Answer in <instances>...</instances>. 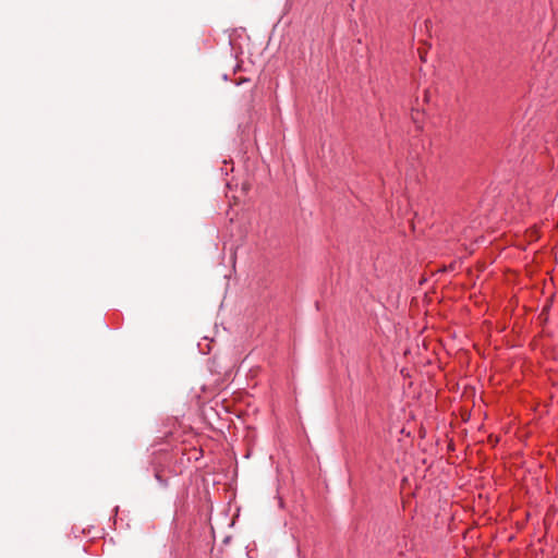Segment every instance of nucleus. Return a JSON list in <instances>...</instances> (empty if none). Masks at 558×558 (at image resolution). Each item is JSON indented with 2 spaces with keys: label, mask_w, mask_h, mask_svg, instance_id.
I'll list each match as a JSON object with an SVG mask.
<instances>
[{
  "label": "nucleus",
  "mask_w": 558,
  "mask_h": 558,
  "mask_svg": "<svg viewBox=\"0 0 558 558\" xmlns=\"http://www.w3.org/2000/svg\"><path fill=\"white\" fill-rule=\"evenodd\" d=\"M418 53H420V58H421V60H422L423 62H425V60H426V59H425L426 51H425V50H421V49H418Z\"/></svg>",
  "instance_id": "obj_1"
}]
</instances>
